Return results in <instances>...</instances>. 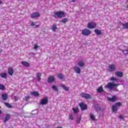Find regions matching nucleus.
<instances>
[{"label": "nucleus", "instance_id": "obj_21", "mask_svg": "<svg viewBox=\"0 0 128 128\" xmlns=\"http://www.w3.org/2000/svg\"><path fill=\"white\" fill-rule=\"evenodd\" d=\"M0 76L2 78H6L8 74H6V73H2L0 74Z\"/></svg>", "mask_w": 128, "mask_h": 128}, {"label": "nucleus", "instance_id": "obj_19", "mask_svg": "<svg viewBox=\"0 0 128 128\" xmlns=\"http://www.w3.org/2000/svg\"><path fill=\"white\" fill-rule=\"evenodd\" d=\"M78 66H79L80 68H84V62L83 61H79L78 62Z\"/></svg>", "mask_w": 128, "mask_h": 128}, {"label": "nucleus", "instance_id": "obj_50", "mask_svg": "<svg viewBox=\"0 0 128 128\" xmlns=\"http://www.w3.org/2000/svg\"><path fill=\"white\" fill-rule=\"evenodd\" d=\"M0 44H1V42H0Z\"/></svg>", "mask_w": 128, "mask_h": 128}, {"label": "nucleus", "instance_id": "obj_35", "mask_svg": "<svg viewBox=\"0 0 128 128\" xmlns=\"http://www.w3.org/2000/svg\"><path fill=\"white\" fill-rule=\"evenodd\" d=\"M0 90H4V85L0 84Z\"/></svg>", "mask_w": 128, "mask_h": 128}, {"label": "nucleus", "instance_id": "obj_23", "mask_svg": "<svg viewBox=\"0 0 128 128\" xmlns=\"http://www.w3.org/2000/svg\"><path fill=\"white\" fill-rule=\"evenodd\" d=\"M112 110L114 112H118V106L116 105H114L112 106Z\"/></svg>", "mask_w": 128, "mask_h": 128}, {"label": "nucleus", "instance_id": "obj_48", "mask_svg": "<svg viewBox=\"0 0 128 128\" xmlns=\"http://www.w3.org/2000/svg\"><path fill=\"white\" fill-rule=\"evenodd\" d=\"M38 25L36 26V28H38Z\"/></svg>", "mask_w": 128, "mask_h": 128}, {"label": "nucleus", "instance_id": "obj_1", "mask_svg": "<svg viewBox=\"0 0 128 128\" xmlns=\"http://www.w3.org/2000/svg\"><path fill=\"white\" fill-rule=\"evenodd\" d=\"M119 84H116L114 82H109L107 84V88L109 90H113L115 92H118V86Z\"/></svg>", "mask_w": 128, "mask_h": 128}, {"label": "nucleus", "instance_id": "obj_33", "mask_svg": "<svg viewBox=\"0 0 128 128\" xmlns=\"http://www.w3.org/2000/svg\"><path fill=\"white\" fill-rule=\"evenodd\" d=\"M110 80H112V82H118V79L114 77H112L110 78Z\"/></svg>", "mask_w": 128, "mask_h": 128}, {"label": "nucleus", "instance_id": "obj_5", "mask_svg": "<svg viewBox=\"0 0 128 128\" xmlns=\"http://www.w3.org/2000/svg\"><path fill=\"white\" fill-rule=\"evenodd\" d=\"M88 28H94L96 26V23L94 22H90L88 24Z\"/></svg>", "mask_w": 128, "mask_h": 128}, {"label": "nucleus", "instance_id": "obj_37", "mask_svg": "<svg viewBox=\"0 0 128 128\" xmlns=\"http://www.w3.org/2000/svg\"><path fill=\"white\" fill-rule=\"evenodd\" d=\"M66 22H68V18H64L63 20H62V22H64V24H66Z\"/></svg>", "mask_w": 128, "mask_h": 128}, {"label": "nucleus", "instance_id": "obj_36", "mask_svg": "<svg viewBox=\"0 0 128 128\" xmlns=\"http://www.w3.org/2000/svg\"><path fill=\"white\" fill-rule=\"evenodd\" d=\"M69 118L70 120H74V116H72V114H69Z\"/></svg>", "mask_w": 128, "mask_h": 128}, {"label": "nucleus", "instance_id": "obj_32", "mask_svg": "<svg viewBox=\"0 0 128 128\" xmlns=\"http://www.w3.org/2000/svg\"><path fill=\"white\" fill-rule=\"evenodd\" d=\"M72 110H74V114H77V112H78V108H73Z\"/></svg>", "mask_w": 128, "mask_h": 128}, {"label": "nucleus", "instance_id": "obj_14", "mask_svg": "<svg viewBox=\"0 0 128 128\" xmlns=\"http://www.w3.org/2000/svg\"><path fill=\"white\" fill-rule=\"evenodd\" d=\"M115 74L118 76H119V78H122V76H124L122 72L120 71L116 72Z\"/></svg>", "mask_w": 128, "mask_h": 128}, {"label": "nucleus", "instance_id": "obj_2", "mask_svg": "<svg viewBox=\"0 0 128 128\" xmlns=\"http://www.w3.org/2000/svg\"><path fill=\"white\" fill-rule=\"evenodd\" d=\"M62 16H64V13L62 12L59 11L54 12V18H62Z\"/></svg>", "mask_w": 128, "mask_h": 128}, {"label": "nucleus", "instance_id": "obj_12", "mask_svg": "<svg viewBox=\"0 0 128 128\" xmlns=\"http://www.w3.org/2000/svg\"><path fill=\"white\" fill-rule=\"evenodd\" d=\"M90 118L92 120L93 122H96V116H94V113L91 112L90 114Z\"/></svg>", "mask_w": 128, "mask_h": 128}, {"label": "nucleus", "instance_id": "obj_29", "mask_svg": "<svg viewBox=\"0 0 128 128\" xmlns=\"http://www.w3.org/2000/svg\"><path fill=\"white\" fill-rule=\"evenodd\" d=\"M123 26V28H126L128 29V23H126L125 24H122Z\"/></svg>", "mask_w": 128, "mask_h": 128}, {"label": "nucleus", "instance_id": "obj_49", "mask_svg": "<svg viewBox=\"0 0 128 128\" xmlns=\"http://www.w3.org/2000/svg\"><path fill=\"white\" fill-rule=\"evenodd\" d=\"M2 113V110H0V114Z\"/></svg>", "mask_w": 128, "mask_h": 128}, {"label": "nucleus", "instance_id": "obj_3", "mask_svg": "<svg viewBox=\"0 0 128 128\" xmlns=\"http://www.w3.org/2000/svg\"><path fill=\"white\" fill-rule=\"evenodd\" d=\"M48 102V97L45 96L44 97L42 100H41L40 104L44 106V104H46Z\"/></svg>", "mask_w": 128, "mask_h": 128}, {"label": "nucleus", "instance_id": "obj_25", "mask_svg": "<svg viewBox=\"0 0 128 128\" xmlns=\"http://www.w3.org/2000/svg\"><path fill=\"white\" fill-rule=\"evenodd\" d=\"M51 29L53 32H56V30H58V27H56V25L54 24L51 28Z\"/></svg>", "mask_w": 128, "mask_h": 128}, {"label": "nucleus", "instance_id": "obj_40", "mask_svg": "<svg viewBox=\"0 0 128 128\" xmlns=\"http://www.w3.org/2000/svg\"><path fill=\"white\" fill-rule=\"evenodd\" d=\"M96 112H100V108L98 107L97 108H96Z\"/></svg>", "mask_w": 128, "mask_h": 128}, {"label": "nucleus", "instance_id": "obj_10", "mask_svg": "<svg viewBox=\"0 0 128 128\" xmlns=\"http://www.w3.org/2000/svg\"><path fill=\"white\" fill-rule=\"evenodd\" d=\"M8 74L9 76H12V74H14V69L12 67H10L8 68Z\"/></svg>", "mask_w": 128, "mask_h": 128}, {"label": "nucleus", "instance_id": "obj_24", "mask_svg": "<svg viewBox=\"0 0 128 128\" xmlns=\"http://www.w3.org/2000/svg\"><path fill=\"white\" fill-rule=\"evenodd\" d=\"M36 76H37V80H38V82L40 81V80H41L40 76H42V74L40 73V72L37 73Z\"/></svg>", "mask_w": 128, "mask_h": 128}, {"label": "nucleus", "instance_id": "obj_31", "mask_svg": "<svg viewBox=\"0 0 128 128\" xmlns=\"http://www.w3.org/2000/svg\"><path fill=\"white\" fill-rule=\"evenodd\" d=\"M4 104L7 106V108H12V106L10 104L6 102H4Z\"/></svg>", "mask_w": 128, "mask_h": 128}, {"label": "nucleus", "instance_id": "obj_20", "mask_svg": "<svg viewBox=\"0 0 128 128\" xmlns=\"http://www.w3.org/2000/svg\"><path fill=\"white\" fill-rule=\"evenodd\" d=\"M10 118V114H6L5 119L4 120V122H6Z\"/></svg>", "mask_w": 128, "mask_h": 128}, {"label": "nucleus", "instance_id": "obj_27", "mask_svg": "<svg viewBox=\"0 0 128 128\" xmlns=\"http://www.w3.org/2000/svg\"><path fill=\"white\" fill-rule=\"evenodd\" d=\"M108 100L110 102H114L116 100V96H113L112 98H108Z\"/></svg>", "mask_w": 128, "mask_h": 128}, {"label": "nucleus", "instance_id": "obj_44", "mask_svg": "<svg viewBox=\"0 0 128 128\" xmlns=\"http://www.w3.org/2000/svg\"><path fill=\"white\" fill-rule=\"evenodd\" d=\"M14 100H18V97L15 96V97H14Z\"/></svg>", "mask_w": 128, "mask_h": 128}, {"label": "nucleus", "instance_id": "obj_7", "mask_svg": "<svg viewBox=\"0 0 128 128\" xmlns=\"http://www.w3.org/2000/svg\"><path fill=\"white\" fill-rule=\"evenodd\" d=\"M40 16V12H33L31 14L32 18H38Z\"/></svg>", "mask_w": 128, "mask_h": 128}, {"label": "nucleus", "instance_id": "obj_17", "mask_svg": "<svg viewBox=\"0 0 128 128\" xmlns=\"http://www.w3.org/2000/svg\"><path fill=\"white\" fill-rule=\"evenodd\" d=\"M54 82V76H50L48 78V82Z\"/></svg>", "mask_w": 128, "mask_h": 128}, {"label": "nucleus", "instance_id": "obj_30", "mask_svg": "<svg viewBox=\"0 0 128 128\" xmlns=\"http://www.w3.org/2000/svg\"><path fill=\"white\" fill-rule=\"evenodd\" d=\"M52 88L54 90H55V92H58V88H56V86H52Z\"/></svg>", "mask_w": 128, "mask_h": 128}, {"label": "nucleus", "instance_id": "obj_11", "mask_svg": "<svg viewBox=\"0 0 128 128\" xmlns=\"http://www.w3.org/2000/svg\"><path fill=\"white\" fill-rule=\"evenodd\" d=\"M74 70L76 72V74H80V68L78 66H75L74 67Z\"/></svg>", "mask_w": 128, "mask_h": 128}, {"label": "nucleus", "instance_id": "obj_8", "mask_svg": "<svg viewBox=\"0 0 128 128\" xmlns=\"http://www.w3.org/2000/svg\"><path fill=\"white\" fill-rule=\"evenodd\" d=\"M109 72H114L116 70V66L114 64H110L108 66Z\"/></svg>", "mask_w": 128, "mask_h": 128}, {"label": "nucleus", "instance_id": "obj_28", "mask_svg": "<svg viewBox=\"0 0 128 128\" xmlns=\"http://www.w3.org/2000/svg\"><path fill=\"white\" fill-rule=\"evenodd\" d=\"M104 90V88H102V86H100L98 88V90H97V92H102V91Z\"/></svg>", "mask_w": 128, "mask_h": 128}, {"label": "nucleus", "instance_id": "obj_41", "mask_svg": "<svg viewBox=\"0 0 128 128\" xmlns=\"http://www.w3.org/2000/svg\"><path fill=\"white\" fill-rule=\"evenodd\" d=\"M119 118H120L121 120H124V116H122V115H120L119 116Z\"/></svg>", "mask_w": 128, "mask_h": 128}, {"label": "nucleus", "instance_id": "obj_15", "mask_svg": "<svg viewBox=\"0 0 128 128\" xmlns=\"http://www.w3.org/2000/svg\"><path fill=\"white\" fill-rule=\"evenodd\" d=\"M30 94H32V96H36V97L40 96V94L38 93V92L36 91L31 92Z\"/></svg>", "mask_w": 128, "mask_h": 128}, {"label": "nucleus", "instance_id": "obj_42", "mask_svg": "<svg viewBox=\"0 0 128 128\" xmlns=\"http://www.w3.org/2000/svg\"><path fill=\"white\" fill-rule=\"evenodd\" d=\"M80 118L78 119L77 120V122L78 124H80Z\"/></svg>", "mask_w": 128, "mask_h": 128}, {"label": "nucleus", "instance_id": "obj_46", "mask_svg": "<svg viewBox=\"0 0 128 128\" xmlns=\"http://www.w3.org/2000/svg\"><path fill=\"white\" fill-rule=\"evenodd\" d=\"M2 4V1H0V4Z\"/></svg>", "mask_w": 128, "mask_h": 128}, {"label": "nucleus", "instance_id": "obj_34", "mask_svg": "<svg viewBox=\"0 0 128 128\" xmlns=\"http://www.w3.org/2000/svg\"><path fill=\"white\" fill-rule=\"evenodd\" d=\"M122 52L123 54H128V50H122Z\"/></svg>", "mask_w": 128, "mask_h": 128}, {"label": "nucleus", "instance_id": "obj_45", "mask_svg": "<svg viewBox=\"0 0 128 128\" xmlns=\"http://www.w3.org/2000/svg\"><path fill=\"white\" fill-rule=\"evenodd\" d=\"M1 52H2V50H0V54Z\"/></svg>", "mask_w": 128, "mask_h": 128}, {"label": "nucleus", "instance_id": "obj_18", "mask_svg": "<svg viewBox=\"0 0 128 128\" xmlns=\"http://www.w3.org/2000/svg\"><path fill=\"white\" fill-rule=\"evenodd\" d=\"M94 32L97 36H100V34H102V31L98 29H95Z\"/></svg>", "mask_w": 128, "mask_h": 128}, {"label": "nucleus", "instance_id": "obj_38", "mask_svg": "<svg viewBox=\"0 0 128 128\" xmlns=\"http://www.w3.org/2000/svg\"><path fill=\"white\" fill-rule=\"evenodd\" d=\"M115 106H122V104L120 102H117Z\"/></svg>", "mask_w": 128, "mask_h": 128}, {"label": "nucleus", "instance_id": "obj_43", "mask_svg": "<svg viewBox=\"0 0 128 128\" xmlns=\"http://www.w3.org/2000/svg\"><path fill=\"white\" fill-rule=\"evenodd\" d=\"M30 26H34V22H32L31 24H30Z\"/></svg>", "mask_w": 128, "mask_h": 128}, {"label": "nucleus", "instance_id": "obj_39", "mask_svg": "<svg viewBox=\"0 0 128 128\" xmlns=\"http://www.w3.org/2000/svg\"><path fill=\"white\" fill-rule=\"evenodd\" d=\"M34 48L35 50H38V44H35L34 46Z\"/></svg>", "mask_w": 128, "mask_h": 128}, {"label": "nucleus", "instance_id": "obj_13", "mask_svg": "<svg viewBox=\"0 0 128 128\" xmlns=\"http://www.w3.org/2000/svg\"><path fill=\"white\" fill-rule=\"evenodd\" d=\"M59 86H60V88H64V90H66V92H68V87L66 86L64 84H60Z\"/></svg>", "mask_w": 128, "mask_h": 128}, {"label": "nucleus", "instance_id": "obj_22", "mask_svg": "<svg viewBox=\"0 0 128 128\" xmlns=\"http://www.w3.org/2000/svg\"><path fill=\"white\" fill-rule=\"evenodd\" d=\"M2 98L3 100H6L8 98V94H2Z\"/></svg>", "mask_w": 128, "mask_h": 128}, {"label": "nucleus", "instance_id": "obj_26", "mask_svg": "<svg viewBox=\"0 0 128 128\" xmlns=\"http://www.w3.org/2000/svg\"><path fill=\"white\" fill-rule=\"evenodd\" d=\"M58 78L60 80H64V76L62 74H58Z\"/></svg>", "mask_w": 128, "mask_h": 128}, {"label": "nucleus", "instance_id": "obj_16", "mask_svg": "<svg viewBox=\"0 0 128 128\" xmlns=\"http://www.w3.org/2000/svg\"><path fill=\"white\" fill-rule=\"evenodd\" d=\"M23 66H26V67H28L30 66V63L26 62V61H22L21 62Z\"/></svg>", "mask_w": 128, "mask_h": 128}, {"label": "nucleus", "instance_id": "obj_9", "mask_svg": "<svg viewBox=\"0 0 128 128\" xmlns=\"http://www.w3.org/2000/svg\"><path fill=\"white\" fill-rule=\"evenodd\" d=\"M79 106L82 110H86V108H88V106L84 103H80Z\"/></svg>", "mask_w": 128, "mask_h": 128}, {"label": "nucleus", "instance_id": "obj_4", "mask_svg": "<svg viewBox=\"0 0 128 128\" xmlns=\"http://www.w3.org/2000/svg\"><path fill=\"white\" fill-rule=\"evenodd\" d=\"M80 96H82V98H86V100H90V98H92L90 94H88L82 93L80 94Z\"/></svg>", "mask_w": 128, "mask_h": 128}, {"label": "nucleus", "instance_id": "obj_47", "mask_svg": "<svg viewBox=\"0 0 128 128\" xmlns=\"http://www.w3.org/2000/svg\"><path fill=\"white\" fill-rule=\"evenodd\" d=\"M72 2H74V0H72Z\"/></svg>", "mask_w": 128, "mask_h": 128}, {"label": "nucleus", "instance_id": "obj_6", "mask_svg": "<svg viewBox=\"0 0 128 128\" xmlns=\"http://www.w3.org/2000/svg\"><path fill=\"white\" fill-rule=\"evenodd\" d=\"M91 32L90 30L88 29H85L82 30V34L84 36H90Z\"/></svg>", "mask_w": 128, "mask_h": 128}]
</instances>
